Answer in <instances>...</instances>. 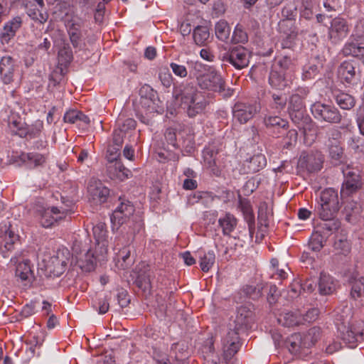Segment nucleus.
<instances>
[{
  "label": "nucleus",
  "instance_id": "obj_1",
  "mask_svg": "<svg viewBox=\"0 0 364 364\" xmlns=\"http://www.w3.org/2000/svg\"><path fill=\"white\" fill-rule=\"evenodd\" d=\"M252 312L246 307H240L237 311L234 321V328H231L222 339L223 357L225 360H230L239 350L240 344L239 334L250 327Z\"/></svg>",
  "mask_w": 364,
  "mask_h": 364
},
{
  "label": "nucleus",
  "instance_id": "obj_2",
  "mask_svg": "<svg viewBox=\"0 0 364 364\" xmlns=\"http://www.w3.org/2000/svg\"><path fill=\"white\" fill-rule=\"evenodd\" d=\"M173 95L180 101V106L186 109L189 117H195L201 112L206 106L202 94L191 83H181L173 90Z\"/></svg>",
  "mask_w": 364,
  "mask_h": 364
},
{
  "label": "nucleus",
  "instance_id": "obj_3",
  "mask_svg": "<svg viewBox=\"0 0 364 364\" xmlns=\"http://www.w3.org/2000/svg\"><path fill=\"white\" fill-rule=\"evenodd\" d=\"M134 205L129 201H122L115 208L111 215V222L113 224V228L118 229L124 223H128L129 228L133 225L132 231H127L128 233L136 234L142 227V223L139 216H134Z\"/></svg>",
  "mask_w": 364,
  "mask_h": 364
},
{
  "label": "nucleus",
  "instance_id": "obj_4",
  "mask_svg": "<svg viewBox=\"0 0 364 364\" xmlns=\"http://www.w3.org/2000/svg\"><path fill=\"white\" fill-rule=\"evenodd\" d=\"M65 26L70 43L75 51L78 52L85 49L86 43L82 31L83 19L77 15L67 16L65 20Z\"/></svg>",
  "mask_w": 364,
  "mask_h": 364
},
{
  "label": "nucleus",
  "instance_id": "obj_5",
  "mask_svg": "<svg viewBox=\"0 0 364 364\" xmlns=\"http://www.w3.org/2000/svg\"><path fill=\"white\" fill-rule=\"evenodd\" d=\"M339 208L338 196L335 189L327 188L321 193L318 211L323 220L334 218Z\"/></svg>",
  "mask_w": 364,
  "mask_h": 364
},
{
  "label": "nucleus",
  "instance_id": "obj_6",
  "mask_svg": "<svg viewBox=\"0 0 364 364\" xmlns=\"http://www.w3.org/2000/svg\"><path fill=\"white\" fill-rule=\"evenodd\" d=\"M196 77L198 86L203 90H208L213 92L222 93L223 96H230L232 92L230 90L225 92V84L223 77L215 70L200 74Z\"/></svg>",
  "mask_w": 364,
  "mask_h": 364
},
{
  "label": "nucleus",
  "instance_id": "obj_7",
  "mask_svg": "<svg viewBox=\"0 0 364 364\" xmlns=\"http://www.w3.org/2000/svg\"><path fill=\"white\" fill-rule=\"evenodd\" d=\"M135 234L122 232L116 237L114 244V250H118L117 253V265L121 269H126L131 264L129 245L134 239Z\"/></svg>",
  "mask_w": 364,
  "mask_h": 364
},
{
  "label": "nucleus",
  "instance_id": "obj_8",
  "mask_svg": "<svg viewBox=\"0 0 364 364\" xmlns=\"http://www.w3.org/2000/svg\"><path fill=\"white\" fill-rule=\"evenodd\" d=\"M164 140L161 139L157 141V146L161 151H158L159 160H178V156L173 153V151L178 148L176 142V129L171 127L166 129L164 136Z\"/></svg>",
  "mask_w": 364,
  "mask_h": 364
},
{
  "label": "nucleus",
  "instance_id": "obj_9",
  "mask_svg": "<svg viewBox=\"0 0 364 364\" xmlns=\"http://www.w3.org/2000/svg\"><path fill=\"white\" fill-rule=\"evenodd\" d=\"M311 112L316 119L331 124L339 123L342 119L339 110L335 106L321 102L314 103Z\"/></svg>",
  "mask_w": 364,
  "mask_h": 364
},
{
  "label": "nucleus",
  "instance_id": "obj_10",
  "mask_svg": "<svg viewBox=\"0 0 364 364\" xmlns=\"http://www.w3.org/2000/svg\"><path fill=\"white\" fill-rule=\"evenodd\" d=\"M70 252L67 249L58 250L55 255L50 257L45 268L49 277H60L65 270L69 260Z\"/></svg>",
  "mask_w": 364,
  "mask_h": 364
},
{
  "label": "nucleus",
  "instance_id": "obj_11",
  "mask_svg": "<svg viewBox=\"0 0 364 364\" xmlns=\"http://www.w3.org/2000/svg\"><path fill=\"white\" fill-rule=\"evenodd\" d=\"M250 58V53L247 48L243 46H235L223 55L222 60L240 70L248 65Z\"/></svg>",
  "mask_w": 364,
  "mask_h": 364
},
{
  "label": "nucleus",
  "instance_id": "obj_12",
  "mask_svg": "<svg viewBox=\"0 0 364 364\" xmlns=\"http://www.w3.org/2000/svg\"><path fill=\"white\" fill-rule=\"evenodd\" d=\"M261 109L260 104L257 102H237L232 108V114L235 120L245 124Z\"/></svg>",
  "mask_w": 364,
  "mask_h": 364
},
{
  "label": "nucleus",
  "instance_id": "obj_13",
  "mask_svg": "<svg viewBox=\"0 0 364 364\" xmlns=\"http://www.w3.org/2000/svg\"><path fill=\"white\" fill-rule=\"evenodd\" d=\"M323 155L320 151L302 153L298 160V168L308 173L320 171L323 166Z\"/></svg>",
  "mask_w": 364,
  "mask_h": 364
},
{
  "label": "nucleus",
  "instance_id": "obj_14",
  "mask_svg": "<svg viewBox=\"0 0 364 364\" xmlns=\"http://www.w3.org/2000/svg\"><path fill=\"white\" fill-rule=\"evenodd\" d=\"M350 27L347 21L336 17L331 20L328 31V37L332 43L337 44L347 37Z\"/></svg>",
  "mask_w": 364,
  "mask_h": 364
},
{
  "label": "nucleus",
  "instance_id": "obj_15",
  "mask_svg": "<svg viewBox=\"0 0 364 364\" xmlns=\"http://www.w3.org/2000/svg\"><path fill=\"white\" fill-rule=\"evenodd\" d=\"M279 30L282 35V48H292L298 35L295 21L281 20L279 23Z\"/></svg>",
  "mask_w": 364,
  "mask_h": 364
},
{
  "label": "nucleus",
  "instance_id": "obj_16",
  "mask_svg": "<svg viewBox=\"0 0 364 364\" xmlns=\"http://www.w3.org/2000/svg\"><path fill=\"white\" fill-rule=\"evenodd\" d=\"M326 137L325 144L328 148L331 158L336 161L340 160L343 154L341 144V131L338 128L332 127L328 130Z\"/></svg>",
  "mask_w": 364,
  "mask_h": 364
},
{
  "label": "nucleus",
  "instance_id": "obj_17",
  "mask_svg": "<svg viewBox=\"0 0 364 364\" xmlns=\"http://www.w3.org/2000/svg\"><path fill=\"white\" fill-rule=\"evenodd\" d=\"M338 331L341 333V339L350 348H354L358 342L364 341V328L360 326L343 325L338 326Z\"/></svg>",
  "mask_w": 364,
  "mask_h": 364
},
{
  "label": "nucleus",
  "instance_id": "obj_18",
  "mask_svg": "<svg viewBox=\"0 0 364 364\" xmlns=\"http://www.w3.org/2000/svg\"><path fill=\"white\" fill-rule=\"evenodd\" d=\"M342 53L346 56L360 58L364 63V36L353 33L345 43Z\"/></svg>",
  "mask_w": 364,
  "mask_h": 364
},
{
  "label": "nucleus",
  "instance_id": "obj_19",
  "mask_svg": "<svg viewBox=\"0 0 364 364\" xmlns=\"http://www.w3.org/2000/svg\"><path fill=\"white\" fill-rule=\"evenodd\" d=\"M75 265L78 267L84 272H91L94 270L97 257L95 256L93 252L89 250H84L80 253L77 252L76 246L73 248Z\"/></svg>",
  "mask_w": 364,
  "mask_h": 364
},
{
  "label": "nucleus",
  "instance_id": "obj_20",
  "mask_svg": "<svg viewBox=\"0 0 364 364\" xmlns=\"http://www.w3.org/2000/svg\"><path fill=\"white\" fill-rule=\"evenodd\" d=\"M43 7V0H27L25 4V9L27 15L32 20L40 23L41 24L45 23L49 16L47 11H42Z\"/></svg>",
  "mask_w": 364,
  "mask_h": 364
},
{
  "label": "nucleus",
  "instance_id": "obj_21",
  "mask_svg": "<svg viewBox=\"0 0 364 364\" xmlns=\"http://www.w3.org/2000/svg\"><path fill=\"white\" fill-rule=\"evenodd\" d=\"M87 192L90 200L96 204L105 203L109 195V189L100 181L96 179L90 180Z\"/></svg>",
  "mask_w": 364,
  "mask_h": 364
},
{
  "label": "nucleus",
  "instance_id": "obj_22",
  "mask_svg": "<svg viewBox=\"0 0 364 364\" xmlns=\"http://www.w3.org/2000/svg\"><path fill=\"white\" fill-rule=\"evenodd\" d=\"M18 66L10 55L3 56L0 60V78L5 85H9L14 80Z\"/></svg>",
  "mask_w": 364,
  "mask_h": 364
},
{
  "label": "nucleus",
  "instance_id": "obj_23",
  "mask_svg": "<svg viewBox=\"0 0 364 364\" xmlns=\"http://www.w3.org/2000/svg\"><path fill=\"white\" fill-rule=\"evenodd\" d=\"M22 24L23 17L21 16H16L6 22L0 33V42L1 44H8L16 36Z\"/></svg>",
  "mask_w": 364,
  "mask_h": 364
},
{
  "label": "nucleus",
  "instance_id": "obj_24",
  "mask_svg": "<svg viewBox=\"0 0 364 364\" xmlns=\"http://www.w3.org/2000/svg\"><path fill=\"white\" fill-rule=\"evenodd\" d=\"M65 217V210L54 206L43 209L38 215L41 225L46 228H50L55 223Z\"/></svg>",
  "mask_w": 364,
  "mask_h": 364
},
{
  "label": "nucleus",
  "instance_id": "obj_25",
  "mask_svg": "<svg viewBox=\"0 0 364 364\" xmlns=\"http://www.w3.org/2000/svg\"><path fill=\"white\" fill-rule=\"evenodd\" d=\"M289 112L291 119L296 122L304 117L305 106L301 97L299 94H294L291 96L289 102Z\"/></svg>",
  "mask_w": 364,
  "mask_h": 364
},
{
  "label": "nucleus",
  "instance_id": "obj_26",
  "mask_svg": "<svg viewBox=\"0 0 364 364\" xmlns=\"http://www.w3.org/2000/svg\"><path fill=\"white\" fill-rule=\"evenodd\" d=\"M93 235L95 239L96 245L102 255L107 252L108 240L107 231L105 223H97L92 228Z\"/></svg>",
  "mask_w": 364,
  "mask_h": 364
},
{
  "label": "nucleus",
  "instance_id": "obj_27",
  "mask_svg": "<svg viewBox=\"0 0 364 364\" xmlns=\"http://www.w3.org/2000/svg\"><path fill=\"white\" fill-rule=\"evenodd\" d=\"M264 123L271 132L278 136L284 134L288 129V122L279 116L267 115L264 118Z\"/></svg>",
  "mask_w": 364,
  "mask_h": 364
},
{
  "label": "nucleus",
  "instance_id": "obj_28",
  "mask_svg": "<svg viewBox=\"0 0 364 364\" xmlns=\"http://www.w3.org/2000/svg\"><path fill=\"white\" fill-rule=\"evenodd\" d=\"M19 160L31 168L43 166L48 156L37 152L21 153L18 156Z\"/></svg>",
  "mask_w": 364,
  "mask_h": 364
},
{
  "label": "nucleus",
  "instance_id": "obj_29",
  "mask_svg": "<svg viewBox=\"0 0 364 364\" xmlns=\"http://www.w3.org/2000/svg\"><path fill=\"white\" fill-rule=\"evenodd\" d=\"M108 176L111 179L119 180L123 181L132 176L130 170L124 167L119 161H116L110 164L107 169Z\"/></svg>",
  "mask_w": 364,
  "mask_h": 364
},
{
  "label": "nucleus",
  "instance_id": "obj_30",
  "mask_svg": "<svg viewBox=\"0 0 364 364\" xmlns=\"http://www.w3.org/2000/svg\"><path fill=\"white\" fill-rule=\"evenodd\" d=\"M277 321L279 323L286 327L303 325L301 314L299 311L283 312L279 316Z\"/></svg>",
  "mask_w": 364,
  "mask_h": 364
},
{
  "label": "nucleus",
  "instance_id": "obj_31",
  "mask_svg": "<svg viewBox=\"0 0 364 364\" xmlns=\"http://www.w3.org/2000/svg\"><path fill=\"white\" fill-rule=\"evenodd\" d=\"M15 277L21 282H26L25 285L32 282L33 274L31 270V262L28 259H25L22 262L18 263Z\"/></svg>",
  "mask_w": 364,
  "mask_h": 364
},
{
  "label": "nucleus",
  "instance_id": "obj_32",
  "mask_svg": "<svg viewBox=\"0 0 364 364\" xmlns=\"http://www.w3.org/2000/svg\"><path fill=\"white\" fill-rule=\"evenodd\" d=\"M266 164L267 160L264 154H255L244 163L245 172L256 173L265 167Z\"/></svg>",
  "mask_w": 364,
  "mask_h": 364
},
{
  "label": "nucleus",
  "instance_id": "obj_33",
  "mask_svg": "<svg viewBox=\"0 0 364 364\" xmlns=\"http://www.w3.org/2000/svg\"><path fill=\"white\" fill-rule=\"evenodd\" d=\"M154 277L153 272L147 267L141 269L136 279V284L144 292H149L151 288V279Z\"/></svg>",
  "mask_w": 364,
  "mask_h": 364
},
{
  "label": "nucleus",
  "instance_id": "obj_34",
  "mask_svg": "<svg viewBox=\"0 0 364 364\" xmlns=\"http://www.w3.org/2000/svg\"><path fill=\"white\" fill-rule=\"evenodd\" d=\"M336 288L333 278L326 273H321L318 281V291L321 295L333 294Z\"/></svg>",
  "mask_w": 364,
  "mask_h": 364
},
{
  "label": "nucleus",
  "instance_id": "obj_35",
  "mask_svg": "<svg viewBox=\"0 0 364 364\" xmlns=\"http://www.w3.org/2000/svg\"><path fill=\"white\" fill-rule=\"evenodd\" d=\"M0 235L4 242L5 249L9 251L12 250L14 245L18 240V235L6 224L0 225Z\"/></svg>",
  "mask_w": 364,
  "mask_h": 364
},
{
  "label": "nucleus",
  "instance_id": "obj_36",
  "mask_svg": "<svg viewBox=\"0 0 364 364\" xmlns=\"http://www.w3.org/2000/svg\"><path fill=\"white\" fill-rule=\"evenodd\" d=\"M26 124L18 115L11 114L8 119V126L10 132L20 137L25 136V127Z\"/></svg>",
  "mask_w": 364,
  "mask_h": 364
},
{
  "label": "nucleus",
  "instance_id": "obj_37",
  "mask_svg": "<svg viewBox=\"0 0 364 364\" xmlns=\"http://www.w3.org/2000/svg\"><path fill=\"white\" fill-rule=\"evenodd\" d=\"M269 82L272 87L282 90L288 85V80L284 77V73L277 70V66L272 67L269 77Z\"/></svg>",
  "mask_w": 364,
  "mask_h": 364
},
{
  "label": "nucleus",
  "instance_id": "obj_38",
  "mask_svg": "<svg viewBox=\"0 0 364 364\" xmlns=\"http://www.w3.org/2000/svg\"><path fill=\"white\" fill-rule=\"evenodd\" d=\"M193 38L196 45L206 46L211 38L208 28L203 26H196L193 31Z\"/></svg>",
  "mask_w": 364,
  "mask_h": 364
},
{
  "label": "nucleus",
  "instance_id": "obj_39",
  "mask_svg": "<svg viewBox=\"0 0 364 364\" xmlns=\"http://www.w3.org/2000/svg\"><path fill=\"white\" fill-rule=\"evenodd\" d=\"M338 75L342 80L351 83L355 75L353 64L349 61L342 63L338 67Z\"/></svg>",
  "mask_w": 364,
  "mask_h": 364
},
{
  "label": "nucleus",
  "instance_id": "obj_40",
  "mask_svg": "<svg viewBox=\"0 0 364 364\" xmlns=\"http://www.w3.org/2000/svg\"><path fill=\"white\" fill-rule=\"evenodd\" d=\"M237 219L230 214L226 213L218 220L219 226L222 228L224 235H230L237 226Z\"/></svg>",
  "mask_w": 364,
  "mask_h": 364
},
{
  "label": "nucleus",
  "instance_id": "obj_41",
  "mask_svg": "<svg viewBox=\"0 0 364 364\" xmlns=\"http://www.w3.org/2000/svg\"><path fill=\"white\" fill-rule=\"evenodd\" d=\"M326 238L327 235H323L321 230L314 231L309 241V248L314 252L320 251L324 246Z\"/></svg>",
  "mask_w": 364,
  "mask_h": 364
},
{
  "label": "nucleus",
  "instance_id": "obj_42",
  "mask_svg": "<svg viewBox=\"0 0 364 364\" xmlns=\"http://www.w3.org/2000/svg\"><path fill=\"white\" fill-rule=\"evenodd\" d=\"M321 63L317 59L309 61L303 68L302 78L303 80H310L314 78L318 73L321 68Z\"/></svg>",
  "mask_w": 364,
  "mask_h": 364
},
{
  "label": "nucleus",
  "instance_id": "obj_43",
  "mask_svg": "<svg viewBox=\"0 0 364 364\" xmlns=\"http://www.w3.org/2000/svg\"><path fill=\"white\" fill-rule=\"evenodd\" d=\"M352 318V309L350 306H345L342 309H338L336 311L335 322L338 326H343V325H348Z\"/></svg>",
  "mask_w": 364,
  "mask_h": 364
},
{
  "label": "nucleus",
  "instance_id": "obj_44",
  "mask_svg": "<svg viewBox=\"0 0 364 364\" xmlns=\"http://www.w3.org/2000/svg\"><path fill=\"white\" fill-rule=\"evenodd\" d=\"M63 119L65 122L71 124H74L77 122H82L85 124H88L90 123V119L87 116L84 114L80 111L75 109H72L65 112Z\"/></svg>",
  "mask_w": 364,
  "mask_h": 364
},
{
  "label": "nucleus",
  "instance_id": "obj_45",
  "mask_svg": "<svg viewBox=\"0 0 364 364\" xmlns=\"http://www.w3.org/2000/svg\"><path fill=\"white\" fill-rule=\"evenodd\" d=\"M215 33L216 37L222 41H226L230 34V28L224 20H220L215 26Z\"/></svg>",
  "mask_w": 364,
  "mask_h": 364
},
{
  "label": "nucleus",
  "instance_id": "obj_46",
  "mask_svg": "<svg viewBox=\"0 0 364 364\" xmlns=\"http://www.w3.org/2000/svg\"><path fill=\"white\" fill-rule=\"evenodd\" d=\"M336 101L340 107L343 109H350L355 105L354 98L345 92H341L336 95Z\"/></svg>",
  "mask_w": 364,
  "mask_h": 364
},
{
  "label": "nucleus",
  "instance_id": "obj_47",
  "mask_svg": "<svg viewBox=\"0 0 364 364\" xmlns=\"http://www.w3.org/2000/svg\"><path fill=\"white\" fill-rule=\"evenodd\" d=\"M215 256L213 251H208L200 257V267L203 272H208L215 263Z\"/></svg>",
  "mask_w": 364,
  "mask_h": 364
},
{
  "label": "nucleus",
  "instance_id": "obj_48",
  "mask_svg": "<svg viewBox=\"0 0 364 364\" xmlns=\"http://www.w3.org/2000/svg\"><path fill=\"white\" fill-rule=\"evenodd\" d=\"M43 123L41 120H36L30 127H25V136L23 137H29L30 139L38 136L43 129Z\"/></svg>",
  "mask_w": 364,
  "mask_h": 364
},
{
  "label": "nucleus",
  "instance_id": "obj_49",
  "mask_svg": "<svg viewBox=\"0 0 364 364\" xmlns=\"http://www.w3.org/2000/svg\"><path fill=\"white\" fill-rule=\"evenodd\" d=\"M346 174L348 176L351 174V173L348 172V173ZM358 186L359 176L357 174L352 173V176L350 178H348V176L346 177L343 185V188H346L349 193H351L355 191ZM342 191H343V189H342Z\"/></svg>",
  "mask_w": 364,
  "mask_h": 364
},
{
  "label": "nucleus",
  "instance_id": "obj_50",
  "mask_svg": "<svg viewBox=\"0 0 364 364\" xmlns=\"http://www.w3.org/2000/svg\"><path fill=\"white\" fill-rule=\"evenodd\" d=\"M59 60L63 63H70L73 58V53L72 48L68 43L64 44L58 51Z\"/></svg>",
  "mask_w": 364,
  "mask_h": 364
},
{
  "label": "nucleus",
  "instance_id": "obj_51",
  "mask_svg": "<svg viewBox=\"0 0 364 364\" xmlns=\"http://www.w3.org/2000/svg\"><path fill=\"white\" fill-rule=\"evenodd\" d=\"M351 295L353 297H360L364 295V277L355 278L352 283Z\"/></svg>",
  "mask_w": 364,
  "mask_h": 364
},
{
  "label": "nucleus",
  "instance_id": "obj_52",
  "mask_svg": "<svg viewBox=\"0 0 364 364\" xmlns=\"http://www.w3.org/2000/svg\"><path fill=\"white\" fill-rule=\"evenodd\" d=\"M188 346L184 342L174 343L171 346V351L175 353L177 360H183L188 355Z\"/></svg>",
  "mask_w": 364,
  "mask_h": 364
},
{
  "label": "nucleus",
  "instance_id": "obj_53",
  "mask_svg": "<svg viewBox=\"0 0 364 364\" xmlns=\"http://www.w3.org/2000/svg\"><path fill=\"white\" fill-rule=\"evenodd\" d=\"M215 156L216 153L210 148H205L203 151V156L205 164L208 168L215 172Z\"/></svg>",
  "mask_w": 364,
  "mask_h": 364
},
{
  "label": "nucleus",
  "instance_id": "obj_54",
  "mask_svg": "<svg viewBox=\"0 0 364 364\" xmlns=\"http://www.w3.org/2000/svg\"><path fill=\"white\" fill-rule=\"evenodd\" d=\"M313 7L314 4L311 0H301V16L306 19H311L314 14Z\"/></svg>",
  "mask_w": 364,
  "mask_h": 364
},
{
  "label": "nucleus",
  "instance_id": "obj_55",
  "mask_svg": "<svg viewBox=\"0 0 364 364\" xmlns=\"http://www.w3.org/2000/svg\"><path fill=\"white\" fill-rule=\"evenodd\" d=\"M263 287L262 284H258L257 286H246L244 288V292L247 296L250 297L252 299H257L262 295Z\"/></svg>",
  "mask_w": 364,
  "mask_h": 364
},
{
  "label": "nucleus",
  "instance_id": "obj_56",
  "mask_svg": "<svg viewBox=\"0 0 364 364\" xmlns=\"http://www.w3.org/2000/svg\"><path fill=\"white\" fill-rule=\"evenodd\" d=\"M286 135L283 138V146L289 149L296 142L297 132L295 129L287 130Z\"/></svg>",
  "mask_w": 364,
  "mask_h": 364
},
{
  "label": "nucleus",
  "instance_id": "obj_57",
  "mask_svg": "<svg viewBox=\"0 0 364 364\" xmlns=\"http://www.w3.org/2000/svg\"><path fill=\"white\" fill-rule=\"evenodd\" d=\"M292 61L290 57L284 55L276 60L272 67L277 66V70L284 73L285 70L290 68Z\"/></svg>",
  "mask_w": 364,
  "mask_h": 364
},
{
  "label": "nucleus",
  "instance_id": "obj_58",
  "mask_svg": "<svg viewBox=\"0 0 364 364\" xmlns=\"http://www.w3.org/2000/svg\"><path fill=\"white\" fill-rule=\"evenodd\" d=\"M333 219L334 218L331 219L330 220H325L326 222L320 225V228L321 229L320 230L323 235L328 236L329 232L338 228V222Z\"/></svg>",
  "mask_w": 364,
  "mask_h": 364
},
{
  "label": "nucleus",
  "instance_id": "obj_59",
  "mask_svg": "<svg viewBox=\"0 0 364 364\" xmlns=\"http://www.w3.org/2000/svg\"><path fill=\"white\" fill-rule=\"evenodd\" d=\"M296 15V7L294 5L285 6L282 11V16L284 17L282 20H288L294 21V17Z\"/></svg>",
  "mask_w": 364,
  "mask_h": 364
},
{
  "label": "nucleus",
  "instance_id": "obj_60",
  "mask_svg": "<svg viewBox=\"0 0 364 364\" xmlns=\"http://www.w3.org/2000/svg\"><path fill=\"white\" fill-rule=\"evenodd\" d=\"M232 41L236 43L247 41V35L240 27L236 26L232 34Z\"/></svg>",
  "mask_w": 364,
  "mask_h": 364
},
{
  "label": "nucleus",
  "instance_id": "obj_61",
  "mask_svg": "<svg viewBox=\"0 0 364 364\" xmlns=\"http://www.w3.org/2000/svg\"><path fill=\"white\" fill-rule=\"evenodd\" d=\"M334 248L339 253L346 255L350 251V244L346 240L339 239L335 241Z\"/></svg>",
  "mask_w": 364,
  "mask_h": 364
},
{
  "label": "nucleus",
  "instance_id": "obj_62",
  "mask_svg": "<svg viewBox=\"0 0 364 364\" xmlns=\"http://www.w3.org/2000/svg\"><path fill=\"white\" fill-rule=\"evenodd\" d=\"M117 122L119 126V129L122 130L124 132L133 129L136 127V121L132 118L126 119L123 122H121L120 119H118Z\"/></svg>",
  "mask_w": 364,
  "mask_h": 364
},
{
  "label": "nucleus",
  "instance_id": "obj_63",
  "mask_svg": "<svg viewBox=\"0 0 364 364\" xmlns=\"http://www.w3.org/2000/svg\"><path fill=\"white\" fill-rule=\"evenodd\" d=\"M319 315V311L316 308H312L308 310L305 315L301 316V318L303 319V324L306 322L311 323L316 321Z\"/></svg>",
  "mask_w": 364,
  "mask_h": 364
},
{
  "label": "nucleus",
  "instance_id": "obj_64",
  "mask_svg": "<svg viewBox=\"0 0 364 364\" xmlns=\"http://www.w3.org/2000/svg\"><path fill=\"white\" fill-rule=\"evenodd\" d=\"M170 67L174 75L178 77L183 78L188 75V70L184 65H179L176 63H171L170 64Z\"/></svg>",
  "mask_w": 364,
  "mask_h": 364
}]
</instances>
